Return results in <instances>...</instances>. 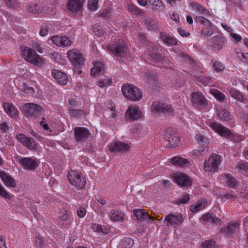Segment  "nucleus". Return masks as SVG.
<instances>
[{"mask_svg": "<svg viewBox=\"0 0 248 248\" xmlns=\"http://www.w3.org/2000/svg\"><path fill=\"white\" fill-rule=\"evenodd\" d=\"M106 47L108 51L120 57L125 56L128 51L127 45L124 40L120 37L114 39Z\"/></svg>", "mask_w": 248, "mask_h": 248, "instance_id": "nucleus-1", "label": "nucleus"}, {"mask_svg": "<svg viewBox=\"0 0 248 248\" xmlns=\"http://www.w3.org/2000/svg\"><path fill=\"white\" fill-rule=\"evenodd\" d=\"M124 95L128 99L137 101L142 98V92L138 87L131 84H124L122 87Z\"/></svg>", "mask_w": 248, "mask_h": 248, "instance_id": "nucleus-2", "label": "nucleus"}, {"mask_svg": "<svg viewBox=\"0 0 248 248\" xmlns=\"http://www.w3.org/2000/svg\"><path fill=\"white\" fill-rule=\"evenodd\" d=\"M22 57L30 63L35 65H42L44 63V59L31 48L24 46L21 48Z\"/></svg>", "mask_w": 248, "mask_h": 248, "instance_id": "nucleus-3", "label": "nucleus"}, {"mask_svg": "<svg viewBox=\"0 0 248 248\" xmlns=\"http://www.w3.org/2000/svg\"><path fill=\"white\" fill-rule=\"evenodd\" d=\"M67 177L70 183L78 189H81L85 187L86 180L82 176V173L78 170H70L68 172Z\"/></svg>", "mask_w": 248, "mask_h": 248, "instance_id": "nucleus-4", "label": "nucleus"}, {"mask_svg": "<svg viewBox=\"0 0 248 248\" xmlns=\"http://www.w3.org/2000/svg\"><path fill=\"white\" fill-rule=\"evenodd\" d=\"M221 157L218 155L212 154L207 160L203 164V169L205 171L215 172L218 170V166L221 163Z\"/></svg>", "mask_w": 248, "mask_h": 248, "instance_id": "nucleus-5", "label": "nucleus"}, {"mask_svg": "<svg viewBox=\"0 0 248 248\" xmlns=\"http://www.w3.org/2000/svg\"><path fill=\"white\" fill-rule=\"evenodd\" d=\"M42 108L34 103H26L23 107L22 111L28 118L37 117L41 114Z\"/></svg>", "mask_w": 248, "mask_h": 248, "instance_id": "nucleus-6", "label": "nucleus"}, {"mask_svg": "<svg viewBox=\"0 0 248 248\" xmlns=\"http://www.w3.org/2000/svg\"><path fill=\"white\" fill-rule=\"evenodd\" d=\"M209 126L212 130L219 136L227 139L233 138V133L231 132L230 129L220 124L217 122H212L210 124Z\"/></svg>", "mask_w": 248, "mask_h": 248, "instance_id": "nucleus-7", "label": "nucleus"}, {"mask_svg": "<svg viewBox=\"0 0 248 248\" xmlns=\"http://www.w3.org/2000/svg\"><path fill=\"white\" fill-rule=\"evenodd\" d=\"M164 139L168 141V145L170 148H173L177 146L180 142V138L177 133L172 129H168L165 132L164 135Z\"/></svg>", "mask_w": 248, "mask_h": 248, "instance_id": "nucleus-8", "label": "nucleus"}, {"mask_svg": "<svg viewBox=\"0 0 248 248\" xmlns=\"http://www.w3.org/2000/svg\"><path fill=\"white\" fill-rule=\"evenodd\" d=\"M148 56L149 59L154 62H167L168 61L167 58L163 57L154 44H151L148 48Z\"/></svg>", "mask_w": 248, "mask_h": 248, "instance_id": "nucleus-9", "label": "nucleus"}, {"mask_svg": "<svg viewBox=\"0 0 248 248\" xmlns=\"http://www.w3.org/2000/svg\"><path fill=\"white\" fill-rule=\"evenodd\" d=\"M152 111L155 113H165L171 114L173 112V108L170 105L159 102H154L151 106Z\"/></svg>", "mask_w": 248, "mask_h": 248, "instance_id": "nucleus-10", "label": "nucleus"}, {"mask_svg": "<svg viewBox=\"0 0 248 248\" xmlns=\"http://www.w3.org/2000/svg\"><path fill=\"white\" fill-rule=\"evenodd\" d=\"M74 139L78 142L86 141L90 135V131L84 127H76L74 129Z\"/></svg>", "mask_w": 248, "mask_h": 248, "instance_id": "nucleus-11", "label": "nucleus"}, {"mask_svg": "<svg viewBox=\"0 0 248 248\" xmlns=\"http://www.w3.org/2000/svg\"><path fill=\"white\" fill-rule=\"evenodd\" d=\"M184 220V218L181 214H170L165 216L164 222L168 227L173 226L175 227L181 224Z\"/></svg>", "mask_w": 248, "mask_h": 248, "instance_id": "nucleus-12", "label": "nucleus"}, {"mask_svg": "<svg viewBox=\"0 0 248 248\" xmlns=\"http://www.w3.org/2000/svg\"><path fill=\"white\" fill-rule=\"evenodd\" d=\"M68 56L70 61L75 66H80L84 64V58L78 49H73L69 51Z\"/></svg>", "mask_w": 248, "mask_h": 248, "instance_id": "nucleus-13", "label": "nucleus"}, {"mask_svg": "<svg viewBox=\"0 0 248 248\" xmlns=\"http://www.w3.org/2000/svg\"><path fill=\"white\" fill-rule=\"evenodd\" d=\"M175 183L181 187H188L192 183V180L188 175L183 173H177L174 175Z\"/></svg>", "mask_w": 248, "mask_h": 248, "instance_id": "nucleus-14", "label": "nucleus"}, {"mask_svg": "<svg viewBox=\"0 0 248 248\" xmlns=\"http://www.w3.org/2000/svg\"><path fill=\"white\" fill-rule=\"evenodd\" d=\"M108 147L110 152L114 153H124L127 152L130 149V146L127 143L120 141L111 142Z\"/></svg>", "mask_w": 248, "mask_h": 248, "instance_id": "nucleus-15", "label": "nucleus"}, {"mask_svg": "<svg viewBox=\"0 0 248 248\" xmlns=\"http://www.w3.org/2000/svg\"><path fill=\"white\" fill-rule=\"evenodd\" d=\"M125 116L128 120L137 121L142 116V112L137 106H130L126 110Z\"/></svg>", "mask_w": 248, "mask_h": 248, "instance_id": "nucleus-16", "label": "nucleus"}, {"mask_svg": "<svg viewBox=\"0 0 248 248\" xmlns=\"http://www.w3.org/2000/svg\"><path fill=\"white\" fill-rule=\"evenodd\" d=\"M239 226L240 224L238 222H230L227 226L220 229L219 232L223 233L226 237H230L239 231Z\"/></svg>", "mask_w": 248, "mask_h": 248, "instance_id": "nucleus-17", "label": "nucleus"}, {"mask_svg": "<svg viewBox=\"0 0 248 248\" xmlns=\"http://www.w3.org/2000/svg\"><path fill=\"white\" fill-rule=\"evenodd\" d=\"M19 162L23 168L27 170H35L38 166L37 161L31 157H21L19 159Z\"/></svg>", "mask_w": 248, "mask_h": 248, "instance_id": "nucleus-18", "label": "nucleus"}, {"mask_svg": "<svg viewBox=\"0 0 248 248\" xmlns=\"http://www.w3.org/2000/svg\"><path fill=\"white\" fill-rule=\"evenodd\" d=\"M191 99L192 103L198 106L205 107L207 104L206 98L201 92L192 93H191Z\"/></svg>", "mask_w": 248, "mask_h": 248, "instance_id": "nucleus-19", "label": "nucleus"}, {"mask_svg": "<svg viewBox=\"0 0 248 248\" xmlns=\"http://www.w3.org/2000/svg\"><path fill=\"white\" fill-rule=\"evenodd\" d=\"M52 43L59 47H64L70 46L72 44V41L69 37L63 36H54L51 38Z\"/></svg>", "mask_w": 248, "mask_h": 248, "instance_id": "nucleus-20", "label": "nucleus"}, {"mask_svg": "<svg viewBox=\"0 0 248 248\" xmlns=\"http://www.w3.org/2000/svg\"><path fill=\"white\" fill-rule=\"evenodd\" d=\"M200 220L202 224L209 222L212 224L219 225L221 223V219L217 217L215 214L210 213L203 215L200 218Z\"/></svg>", "mask_w": 248, "mask_h": 248, "instance_id": "nucleus-21", "label": "nucleus"}, {"mask_svg": "<svg viewBox=\"0 0 248 248\" xmlns=\"http://www.w3.org/2000/svg\"><path fill=\"white\" fill-rule=\"evenodd\" d=\"M134 216L136 218L140 221H148V222H152L155 217L148 215L144 209L134 210Z\"/></svg>", "mask_w": 248, "mask_h": 248, "instance_id": "nucleus-22", "label": "nucleus"}, {"mask_svg": "<svg viewBox=\"0 0 248 248\" xmlns=\"http://www.w3.org/2000/svg\"><path fill=\"white\" fill-rule=\"evenodd\" d=\"M52 76L59 84L62 85H65L68 82L67 77L66 74L58 70H52Z\"/></svg>", "mask_w": 248, "mask_h": 248, "instance_id": "nucleus-23", "label": "nucleus"}, {"mask_svg": "<svg viewBox=\"0 0 248 248\" xmlns=\"http://www.w3.org/2000/svg\"><path fill=\"white\" fill-rule=\"evenodd\" d=\"M105 63L101 61H97L93 63V67L91 69V75L92 76L103 75L105 71Z\"/></svg>", "mask_w": 248, "mask_h": 248, "instance_id": "nucleus-24", "label": "nucleus"}, {"mask_svg": "<svg viewBox=\"0 0 248 248\" xmlns=\"http://www.w3.org/2000/svg\"><path fill=\"white\" fill-rule=\"evenodd\" d=\"M214 44L211 46V49L214 51H219L223 46L226 40L221 35H216L213 38Z\"/></svg>", "mask_w": 248, "mask_h": 248, "instance_id": "nucleus-25", "label": "nucleus"}, {"mask_svg": "<svg viewBox=\"0 0 248 248\" xmlns=\"http://www.w3.org/2000/svg\"><path fill=\"white\" fill-rule=\"evenodd\" d=\"M85 0H69L67 3L68 9L72 13H77L82 7V3Z\"/></svg>", "mask_w": 248, "mask_h": 248, "instance_id": "nucleus-26", "label": "nucleus"}, {"mask_svg": "<svg viewBox=\"0 0 248 248\" xmlns=\"http://www.w3.org/2000/svg\"><path fill=\"white\" fill-rule=\"evenodd\" d=\"M159 37L164 44L168 46L176 45L177 40L165 32L161 31L159 33Z\"/></svg>", "mask_w": 248, "mask_h": 248, "instance_id": "nucleus-27", "label": "nucleus"}, {"mask_svg": "<svg viewBox=\"0 0 248 248\" xmlns=\"http://www.w3.org/2000/svg\"><path fill=\"white\" fill-rule=\"evenodd\" d=\"M0 177L6 186L15 187L16 183L12 176L4 171H0Z\"/></svg>", "mask_w": 248, "mask_h": 248, "instance_id": "nucleus-28", "label": "nucleus"}, {"mask_svg": "<svg viewBox=\"0 0 248 248\" xmlns=\"http://www.w3.org/2000/svg\"><path fill=\"white\" fill-rule=\"evenodd\" d=\"M108 216L113 222L122 221L124 219V214L120 210L112 209L110 211Z\"/></svg>", "mask_w": 248, "mask_h": 248, "instance_id": "nucleus-29", "label": "nucleus"}, {"mask_svg": "<svg viewBox=\"0 0 248 248\" xmlns=\"http://www.w3.org/2000/svg\"><path fill=\"white\" fill-rule=\"evenodd\" d=\"M143 77L144 81L149 86L155 84L157 80L156 74L147 71L144 72Z\"/></svg>", "mask_w": 248, "mask_h": 248, "instance_id": "nucleus-30", "label": "nucleus"}, {"mask_svg": "<svg viewBox=\"0 0 248 248\" xmlns=\"http://www.w3.org/2000/svg\"><path fill=\"white\" fill-rule=\"evenodd\" d=\"M92 228L94 232L103 234H108L110 232L108 226L101 225L96 223L92 224Z\"/></svg>", "mask_w": 248, "mask_h": 248, "instance_id": "nucleus-31", "label": "nucleus"}, {"mask_svg": "<svg viewBox=\"0 0 248 248\" xmlns=\"http://www.w3.org/2000/svg\"><path fill=\"white\" fill-rule=\"evenodd\" d=\"M224 178L228 187L235 188L237 186V183L235 179L230 174L224 173L222 175Z\"/></svg>", "mask_w": 248, "mask_h": 248, "instance_id": "nucleus-32", "label": "nucleus"}, {"mask_svg": "<svg viewBox=\"0 0 248 248\" xmlns=\"http://www.w3.org/2000/svg\"><path fill=\"white\" fill-rule=\"evenodd\" d=\"M207 205V202L204 199L198 201L195 205H192L190 207V210L192 212H197L204 208Z\"/></svg>", "mask_w": 248, "mask_h": 248, "instance_id": "nucleus-33", "label": "nucleus"}, {"mask_svg": "<svg viewBox=\"0 0 248 248\" xmlns=\"http://www.w3.org/2000/svg\"><path fill=\"white\" fill-rule=\"evenodd\" d=\"M3 108L5 111L11 117H16L17 116L18 110L13 104L5 103Z\"/></svg>", "mask_w": 248, "mask_h": 248, "instance_id": "nucleus-34", "label": "nucleus"}, {"mask_svg": "<svg viewBox=\"0 0 248 248\" xmlns=\"http://www.w3.org/2000/svg\"><path fill=\"white\" fill-rule=\"evenodd\" d=\"M228 93L231 97L241 102H244L245 98L243 94L240 91L234 88H231Z\"/></svg>", "mask_w": 248, "mask_h": 248, "instance_id": "nucleus-35", "label": "nucleus"}, {"mask_svg": "<svg viewBox=\"0 0 248 248\" xmlns=\"http://www.w3.org/2000/svg\"><path fill=\"white\" fill-rule=\"evenodd\" d=\"M170 162L174 165L181 167H184L189 163V161L186 159L180 156H175L172 157L170 159Z\"/></svg>", "mask_w": 248, "mask_h": 248, "instance_id": "nucleus-36", "label": "nucleus"}, {"mask_svg": "<svg viewBox=\"0 0 248 248\" xmlns=\"http://www.w3.org/2000/svg\"><path fill=\"white\" fill-rule=\"evenodd\" d=\"M69 114L71 116L79 118L83 115L88 114V111L87 109H77L71 108L68 109Z\"/></svg>", "mask_w": 248, "mask_h": 248, "instance_id": "nucleus-37", "label": "nucleus"}, {"mask_svg": "<svg viewBox=\"0 0 248 248\" xmlns=\"http://www.w3.org/2000/svg\"><path fill=\"white\" fill-rule=\"evenodd\" d=\"M133 239L130 238L125 237L123 238L118 245V248H131L134 245Z\"/></svg>", "mask_w": 248, "mask_h": 248, "instance_id": "nucleus-38", "label": "nucleus"}, {"mask_svg": "<svg viewBox=\"0 0 248 248\" xmlns=\"http://www.w3.org/2000/svg\"><path fill=\"white\" fill-rule=\"evenodd\" d=\"M146 24L148 30L156 31L159 30V25L158 23L152 19L146 20Z\"/></svg>", "mask_w": 248, "mask_h": 248, "instance_id": "nucleus-39", "label": "nucleus"}, {"mask_svg": "<svg viewBox=\"0 0 248 248\" xmlns=\"http://www.w3.org/2000/svg\"><path fill=\"white\" fill-rule=\"evenodd\" d=\"M213 24L210 22L209 25H204L201 30V34L203 36H210L214 33Z\"/></svg>", "mask_w": 248, "mask_h": 248, "instance_id": "nucleus-40", "label": "nucleus"}, {"mask_svg": "<svg viewBox=\"0 0 248 248\" xmlns=\"http://www.w3.org/2000/svg\"><path fill=\"white\" fill-rule=\"evenodd\" d=\"M217 115L222 121H229L231 119L230 112L226 109L220 110L218 111Z\"/></svg>", "mask_w": 248, "mask_h": 248, "instance_id": "nucleus-41", "label": "nucleus"}, {"mask_svg": "<svg viewBox=\"0 0 248 248\" xmlns=\"http://www.w3.org/2000/svg\"><path fill=\"white\" fill-rule=\"evenodd\" d=\"M23 145L30 150H34L37 148V144L32 138L28 137Z\"/></svg>", "mask_w": 248, "mask_h": 248, "instance_id": "nucleus-42", "label": "nucleus"}, {"mask_svg": "<svg viewBox=\"0 0 248 248\" xmlns=\"http://www.w3.org/2000/svg\"><path fill=\"white\" fill-rule=\"evenodd\" d=\"M170 51L171 52L176 53L179 57L184 59L185 61H187L189 63L193 62V60L186 53L180 50L176 51L173 48L171 49Z\"/></svg>", "mask_w": 248, "mask_h": 248, "instance_id": "nucleus-43", "label": "nucleus"}, {"mask_svg": "<svg viewBox=\"0 0 248 248\" xmlns=\"http://www.w3.org/2000/svg\"><path fill=\"white\" fill-rule=\"evenodd\" d=\"M27 9L30 12L35 14H38L42 11L40 6L35 3H31L27 6Z\"/></svg>", "mask_w": 248, "mask_h": 248, "instance_id": "nucleus-44", "label": "nucleus"}, {"mask_svg": "<svg viewBox=\"0 0 248 248\" xmlns=\"http://www.w3.org/2000/svg\"><path fill=\"white\" fill-rule=\"evenodd\" d=\"M237 195L232 191H230L229 192L224 193L221 197V200L223 202H225L226 200H229L231 201H234L237 198Z\"/></svg>", "mask_w": 248, "mask_h": 248, "instance_id": "nucleus-45", "label": "nucleus"}, {"mask_svg": "<svg viewBox=\"0 0 248 248\" xmlns=\"http://www.w3.org/2000/svg\"><path fill=\"white\" fill-rule=\"evenodd\" d=\"M196 138L201 146L205 147L207 145L208 140L205 136L199 134L196 135Z\"/></svg>", "mask_w": 248, "mask_h": 248, "instance_id": "nucleus-46", "label": "nucleus"}, {"mask_svg": "<svg viewBox=\"0 0 248 248\" xmlns=\"http://www.w3.org/2000/svg\"><path fill=\"white\" fill-rule=\"evenodd\" d=\"M211 93L219 101H223L226 97L225 95L218 90L213 89L211 90Z\"/></svg>", "mask_w": 248, "mask_h": 248, "instance_id": "nucleus-47", "label": "nucleus"}, {"mask_svg": "<svg viewBox=\"0 0 248 248\" xmlns=\"http://www.w3.org/2000/svg\"><path fill=\"white\" fill-rule=\"evenodd\" d=\"M147 1L150 5L155 6L158 10H162L164 9L163 2L160 0H147Z\"/></svg>", "mask_w": 248, "mask_h": 248, "instance_id": "nucleus-48", "label": "nucleus"}, {"mask_svg": "<svg viewBox=\"0 0 248 248\" xmlns=\"http://www.w3.org/2000/svg\"><path fill=\"white\" fill-rule=\"evenodd\" d=\"M7 6L13 8H17L19 7L18 0H3Z\"/></svg>", "mask_w": 248, "mask_h": 248, "instance_id": "nucleus-49", "label": "nucleus"}, {"mask_svg": "<svg viewBox=\"0 0 248 248\" xmlns=\"http://www.w3.org/2000/svg\"><path fill=\"white\" fill-rule=\"evenodd\" d=\"M98 83V86L101 88H103L104 87L110 85L112 83V80L111 78L109 79L105 78L99 79Z\"/></svg>", "mask_w": 248, "mask_h": 248, "instance_id": "nucleus-50", "label": "nucleus"}, {"mask_svg": "<svg viewBox=\"0 0 248 248\" xmlns=\"http://www.w3.org/2000/svg\"><path fill=\"white\" fill-rule=\"evenodd\" d=\"M235 53H237L238 58L244 63H246L248 65V53H242V52H238L235 51Z\"/></svg>", "mask_w": 248, "mask_h": 248, "instance_id": "nucleus-51", "label": "nucleus"}, {"mask_svg": "<svg viewBox=\"0 0 248 248\" xmlns=\"http://www.w3.org/2000/svg\"><path fill=\"white\" fill-rule=\"evenodd\" d=\"M59 219L62 221H69L67 224L69 225L71 224L70 221V214L67 211H64V213L59 217Z\"/></svg>", "mask_w": 248, "mask_h": 248, "instance_id": "nucleus-52", "label": "nucleus"}, {"mask_svg": "<svg viewBox=\"0 0 248 248\" xmlns=\"http://www.w3.org/2000/svg\"><path fill=\"white\" fill-rule=\"evenodd\" d=\"M190 198L188 194H186L183 197L178 198L176 201V203L180 205L181 204H185L189 202Z\"/></svg>", "mask_w": 248, "mask_h": 248, "instance_id": "nucleus-53", "label": "nucleus"}, {"mask_svg": "<svg viewBox=\"0 0 248 248\" xmlns=\"http://www.w3.org/2000/svg\"><path fill=\"white\" fill-rule=\"evenodd\" d=\"M98 0H89L88 6L90 10L96 11L97 9Z\"/></svg>", "mask_w": 248, "mask_h": 248, "instance_id": "nucleus-54", "label": "nucleus"}, {"mask_svg": "<svg viewBox=\"0 0 248 248\" xmlns=\"http://www.w3.org/2000/svg\"><path fill=\"white\" fill-rule=\"evenodd\" d=\"M195 20L203 26L209 25L210 24V21L208 19L202 16H197Z\"/></svg>", "mask_w": 248, "mask_h": 248, "instance_id": "nucleus-55", "label": "nucleus"}, {"mask_svg": "<svg viewBox=\"0 0 248 248\" xmlns=\"http://www.w3.org/2000/svg\"><path fill=\"white\" fill-rule=\"evenodd\" d=\"M213 68L216 71L219 72L224 69V65L220 62L216 61L213 62Z\"/></svg>", "mask_w": 248, "mask_h": 248, "instance_id": "nucleus-56", "label": "nucleus"}, {"mask_svg": "<svg viewBox=\"0 0 248 248\" xmlns=\"http://www.w3.org/2000/svg\"><path fill=\"white\" fill-rule=\"evenodd\" d=\"M215 242L212 239L206 240L202 243L203 248H215Z\"/></svg>", "mask_w": 248, "mask_h": 248, "instance_id": "nucleus-57", "label": "nucleus"}, {"mask_svg": "<svg viewBox=\"0 0 248 248\" xmlns=\"http://www.w3.org/2000/svg\"><path fill=\"white\" fill-rule=\"evenodd\" d=\"M128 10L132 13L138 15H141L142 14V11L134 4H129L128 6Z\"/></svg>", "mask_w": 248, "mask_h": 248, "instance_id": "nucleus-58", "label": "nucleus"}, {"mask_svg": "<svg viewBox=\"0 0 248 248\" xmlns=\"http://www.w3.org/2000/svg\"><path fill=\"white\" fill-rule=\"evenodd\" d=\"M205 152V147L201 146L193 151V155L196 156H199L201 155H204Z\"/></svg>", "mask_w": 248, "mask_h": 248, "instance_id": "nucleus-59", "label": "nucleus"}, {"mask_svg": "<svg viewBox=\"0 0 248 248\" xmlns=\"http://www.w3.org/2000/svg\"><path fill=\"white\" fill-rule=\"evenodd\" d=\"M0 196L4 198L5 200L10 199V196L9 193L0 184Z\"/></svg>", "mask_w": 248, "mask_h": 248, "instance_id": "nucleus-60", "label": "nucleus"}, {"mask_svg": "<svg viewBox=\"0 0 248 248\" xmlns=\"http://www.w3.org/2000/svg\"><path fill=\"white\" fill-rule=\"evenodd\" d=\"M92 31L98 37L102 36L104 33V31L100 28L93 26L92 27Z\"/></svg>", "mask_w": 248, "mask_h": 248, "instance_id": "nucleus-61", "label": "nucleus"}, {"mask_svg": "<svg viewBox=\"0 0 248 248\" xmlns=\"http://www.w3.org/2000/svg\"><path fill=\"white\" fill-rule=\"evenodd\" d=\"M211 80V79L209 77L202 76L199 78V81L204 86H206L209 83H211L212 82Z\"/></svg>", "mask_w": 248, "mask_h": 248, "instance_id": "nucleus-62", "label": "nucleus"}, {"mask_svg": "<svg viewBox=\"0 0 248 248\" xmlns=\"http://www.w3.org/2000/svg\"><path fill=\"white\" fill-rule=\"evenodd\" d=\"M77 213L79 217L82 218L85 216L86 211L84 207H79L77 209Z\"/></svg>", "mask_w": 248, "mask_h": 248, "instance_id": "nucleus-63", "label": "nucleus"}, {"mask_svg": "<svg viewBox=\"0 0 248 248\" xmlns=\"http://www.w3.org/2000/svg\"><path fill=\"white\" fill-rule=\"evenodd\" d=\"M23 89L24 92L27 94H33L34 92L33 88L28 84H24Z\"/></svg>", "mask_w": 248, "mask_h": 248, "instance_id": "nucleus-64", "label": "nucleus"}]
</instances>
